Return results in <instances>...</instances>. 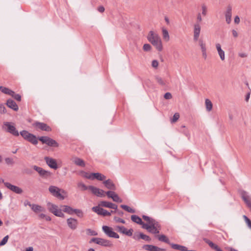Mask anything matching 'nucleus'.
I'll return each instance as SVG.
<instances>
[{"instance_id":"1","label":"nucleus","mask_w":251,"mask_h":251,"mask_svg":"<svg viewBox=\"0 0 251 251\" xmlns=\"http://www.w3.org/2000/svg\"><path fill=\"white\" fill-rule=\"evenodd\" d=\"M142 218L148 223V226H150V228L147 230L149 232L153 234H157L159 233L160 226L158 222H157L154 219L148 216L143 215Z\"/></svg>"},{"instance_id":"2","label":"nucleus","mask_w":251,"mask_h":251,"mask_svg":"<svg viewBox=\"0 0 251 251\" xmlns=\"http://www.w3.org/2000/svg\"><path fill=\"white\" fill-rule=\"evenodd\" d=\"M47 206L50 212L53 213L56 216L62 218L64 217V214L62 212V210L59 209L57 205L49 202L47 203Z\"/></svg>"},{"instance_id":"3","label":"nucleus","mask_w":251,"mask_h":251,"mask_svg":"<svg viewBox=\"0 0 251 251\" xmlns=\"http://www.w3.org/2000/svg\"><path fill=\"white\" fill-rule=\"evenodd\" d=\"M49 191L50 194L55 197H56L61 200L65 199V197L61 194V192L64 193L65 191L62 190L55 186H50L49 188Z\"/></svg>"},{"instance_id":"4","label":"nucleus","mask_w":251,"mask_h":251,"mask_svg":"<svg viewBox=\"0 0 251 251\" xmlns=\"http://www.w3.org/2000/svg\"><path fill=\"white\" fill-rule=\"evenodd\" d=\"M3 125L7 127V128L6 129V131L7 132H9L15 136H18L19 135V132L16 129L13 123L6 122H4Z\"/></svg>"},{"instance_id":"5","label":"nucleus","mask_w":251,"mask_h":251,"mask_svg":"<svg viewBox=\"0 0 251 251\" xmlns=\"http://www.w3.org/2000/svg\"><path fill=\"white\" fill-rule=\"evenodd\" d=\"M102 228L103 231L107 236L116 239L119 238V235L114 232L111 227L107 226H103Z\"/></svg>"},{"instance_id":"6","label":"nucleus","mask_w":251,"mask_h":251,"mask_svg":"<svg viewBox=\"0 0 251 251\" xmlns=\"http://www.w3.org/2000/svg\"><path fill=\"white\" fill-rule=\"evenodd\" d=\"M95 243L97 244L104 246V247H108L110 246V242L109 241L100 238H92L90 241L89 243Z\"/></svg>"},{"instance_id":"7","label":"nucleus","mask_w":251,"mask_h":251,"mask_svg":"<svg viewBox=\"0 0 251 251\" xmlns=\"http://www.w3.org/2000/svg\"><path fill=\"white\" fill-rule=\"evenodd\" d=\"M38 139L43 144H46L49 146H57V143L53 139L47 137L42 136L39 137Z\"/></svg>"},{"instance_id":"8","label":"nucleus","mask_w":251,"mask_h":251,"mask_svg":"<svg viewBox=\"0 0 251 251\" xmlns=\"http://www.w3.org/2000/svg\"><path fill=\"white\" fill-rule=\"evenodd\" d=\"M34 170L37 171L40 176L44 178H48L50 177L51 174L50 172L43 169L42 168L34 165L33 166Z\"/></svg>"},{"instance_id":"9","label":"nucleus","mask_w":251,"mask_h":251,"mask_svg":"<svg viewBox=\"0 0 251 251\" xmlns=\"http://www.w3.org/2000/svg\"><path fill=\"white\" fill-rule=\"evenodd\" d=\"M131 220L139 225H142V227L144 229H148L150 228V226H148V224L144 223L142 219L138 216L136 215H133L131 216Z\"/></svg>"},{"instance_id":"10","label":"nucleus","mask_w":251,"mask_h":251,"mask_svg":"<svg viewBox=\"0 0 251 251\" xmlns=\"http://www.w3.org/2000/svg\"><path fill=\"white\" fill-rule=\"evenodd\" d=\"M33 126L43 131H50L51 130L50 127L44 123L36 122L33 124Z\"/></svg>"},{"instance_id":"11","label":"nucleus","mask_w":251,"mask_h":251,"mask_svg":"<svg viewBox=\"0 0 251 251\" xmlns=\"http://www.w3.org/2000/svg\"><path fill=\"white\" fill-rule=\"evenodd\" d=\"M89 189L95 195L99 197H103L105 196V192L100 189L94 187L93 186H89Z\"/></svg>"},{"instance_id":"12","label":"nucleus","mask_w":251,"mask_h":251,"mask_svg":"<svg viewBox=\"0 0 251 251\" xmlns=\"http://www.w3.org/2000/svg\"><path fill=\"white\" fill-rule=\"evenodd\" d=\"M92 209L93 211L100 215H102L103 216L111 215V213H109V212L107 211V210L100 208L99 206H94L92 207Z\"/></svg>"},{"instance_id":"13","label":"nucleus","mask_w":251,"mask_h":251,"mask_svg":"<svg viewBox=\"0 0 251 251\" xmlns=\"http://www.w3.org/2000/svg\"><path fill=\"white\" fill-rule=\"evenodd\" d=\"M4 186L10 190L12 192L15 193L16 194H21L23 192V191L22 188H20L18 186L12 185L10 183H4Z\"/></svg>"},{"instance_id":"14","label":"nucleus","mask_w":251,"mask_h":251,"mask_svg":"<svg viewBox=\"0 0 251 251\" xmlns=\"http://www.w3.org/2000/svg\"><path fill=\"white\" fill-rule=\"evenodd\" d=\"M232 9V6L230 4L228 5L225 13L226 21L227 24H229L231 21Z\"/></svg>"},{"instance_id":"15","label":"nucleus","mask_w":251,"mask_h":251,"mask_svg":"<svg viewBox=\"0 0 251 251\" xmlns=\"http://www.w3.org/2000/svg\"><path fill=\"white\" fill-rule=\"evenodd\" d=\"M116 228L118 232L124 234L128 236H131L132 235L133 230L132 228L127 230L125 226H117Z\"/></svg>"},{"instance_id":"16","label":"nucleus","mask_w":251,"mask_h":251,"mask_svg":"<svg viewBox=\"0 0 251 251\" xmlns=\"http://www.w3.org/2000/svg\"><path fill=\"white\" fill-rule=\"evenodd\" d=\"M44 159H45L47 164L50 168L53 169H56L58 168L56 161L54 159H53L50 157L46 156L44 158Z\"/></svg>"},{"instance_id":"17","label":"nucleus","mask_w":251,"mask_h":251,"mask_svg":"<svg viewBox=\"0 0 251 251\" xmlns=\"http://www.w3.org/2000/svg\"><path fill=\"white\" fill-rule=\"evenodd\" d=\"M67 224L69 227L72 230H75L77 228L78 225L77 220L73 218H69L67 219Z\"/></svg>"},{"instance_id":"18","label":"nucleus","mask_w":251,"mask_h":251,"mask_svg":"<svg viewBox=\"0 0 251 251\" xmlns=\"http://www.w3.org/2000/svg\"><path fill=\"white\" fill-rule=\"evenodd\" d=\"M201 32V26L199 23H196L194 25L193 39L195 41L199 40V37Z\"/></svg>"},{"instance_id":"19","label":"nucleus","mask_w":251,"mask_h":251,"mask_svg":"<svg viewBox=\"0 0 251 251\" xmlns=\"http://www.w3.org/2000/svg\"><path fill=\"white\" fill-rule=\"evenodd\" d=\"M143 248L148 251H165V249L151 245H144Z\"/></svg>"},{"instance_id":"20","label":"nucleus","mask_w":251,"mask_h":251,"mask_svg":"<svg viewBox=\"0 0 251 251\" xmlns=\"http://www.w3.org/2000/svg\"><path fill=\"white\" fill-rule=\"evenodd\" d=\"M103 184L104 185L106 188L109 190L115 191L116 189V187L115 185L114 184L113 181L110 179L104 181L103 182Z\"/></svg>"},{"instance_id":"21","label":"nucleus","mask_w":251,"mask_h":251,"mask_svg":"<svg viewBox=\"0 0 251 251\" xmlns=\"http://www.w3.org/2000/svg\"><path fill=\"white\" fill-rule=\"evenodd\" d=\"M242 198L247 206L251 209V198L248 195L246 192L243 191L242 193Z\"/></svg>"},{"instance_id":"22","label":"nucleus","mask_w":251,"mask_h":251,"mask_svg":"<svg viewBox=\"0 0 251 251\" xmlns=\"http://www.w3.org/2000/svg\"><path fill=\"white\" fill-rule=\"evenodd\" d=\"M100 205L103 207L110 208L115 210H117L118 207L116 204L107 201H101Z\"/></svg>"},{"instance_id":"23","label":"nucleus","mask_w":251,"mask_h":251,"mask_svg":"<svg viewBox=\"0 0 251 251\" xmlns=\"http://www.w3.org/2000/svg\"><path fill=\"white\" fill-rule=\"evenodd\" d=\"M72 161L77 166L84 167L85 166V162L81 158L77 157H74L72 158Z\"/></svg>"},{"instance_id":"24","label":"nucleus","mask_w":251,"mask_h":251,"mask_svg":"<svg viewBox=\"0 0 251 251\" xmlns=\"http://www.w3.org/2000/svg\"><path fill=\"white\" fill-rule=\"evenodd\" d=\"M91 176H92V180L96 179L98 180L103 181L106 178V176L99 173H91Z\"/></svg>"},{"instance_id":"25","label":"nucleus","mask_w":251,"mask_h":251,"mask_svg":"<svg viewBox=\"0 0 251 251\" xmlns=\"http://www.w3.org/2000/svg\"><path fill=\"white\" fill-rule=\"evenodd\" d=\"M6 105L8 107L12 109L14 111H17L18 110L19 108L17 104L13 100L11 99H9L7 100Z\"/></svg>"},{"instance_id":"26","label":"nucleus","mask_w":251,"mask_h":251,"mask_svg":"<svg viewBox=\"0 0 251 251\" xmlns=\"http://www.w3.org/2000/svg\"><path fill=\"white\" fill-rule=\"evenodd\" d=\"M216 48L221 59L223 61L225 59V51L222 49L221 45L219 43L216 44Z\"/></svg>"},{"instance_id":"27","label":"nucleus","mask_w":251,"mask_h":251,"mask_svg":"<svg viewBox=\"0 0 251 251\" xmlns=\"http://www.w3.org/2000/svg\"><path fill=\"white\" fill-rule=\"evenodd\" d=\"M147 38L148 40L151 42L153 41V40H156L160 38L157 34L154 33L152 31H150L148 35Z\"/></svg>"},{"instance_id":"28","label":"nucleus","mask_w":251,"mask_h":251,"mask_svg":"<svg viewBox=\"0 0 251 251\" xmlns=\"http://www.w3.org/2000/svg\"><path fill=\"white\" fill-rule=\"evenodd\" d=\"M151 43L158 50L161 51L162 50V46L160 38H159L156 40H153V41L151 42Z\"/></svg>"},{"instance_id":"29","label":"nucleus","mask_w":251,"mask_h":251,"mask_svg":"<svg viewBox=\"0 0 251 251\" xmlns=\"http://www.w3.org/2000/svg\"><path fill=\"white\" fill-rule=\"evenodd\" d=\"M61 207L62 208V210L66 213H68L70 215H73L74 213V210L75 209L73 208L70 206L63 205H61Z\"/></svg>"},{"instance_id":"30","label":"nucleus","mask_w":251,"mask_h":251,"mask_svg":"<svg viewBox=\"0 0 251 251\" xmlns=\"http://www.w3.org/2000/svg\"><path fill=\"white\" fill-rule=\"evenodd\" d=\"M26 140H27L28 142L31 143L33 145H37L38 143V141L36 138V137L34 135H33L31 133L29 134Z\"/></svg>"},{"instance_id":"31","label":"nucleus","mask_w":251,"mask_h":251,"mask_svg":"<svg viewBox=\"0 0 251 251\" xmlns=\"http://www.w3.org/2000/svg\"><path fill=\"white\" fill-rule=\"evenodd\" d=\"M0 90L3 93L9 95L10 96L14 94V91L6 87L0 86Z\"/></svg>"},{"instance_id":"32","label":"nucleus","mask_w":251,"mask_h":251,"mask_svg":"<svg viewBox=\"0 0 251 251\" xmlns=\"http://www.w3.org/2000/svg\"><path fill=\"white\" fill-rule=\"evenodd\" d=\"M170 245L171 246V247L173 249L178 250L179 251H185L184 250L186 249V247L185 246H183L178 244L170 243Z\"/></svg>"},{"instance_id":"33","label":"nucleus","mask_w":251,"mask_h":251,"mask_svg":"<svg viewBox=\"0 0 251 251\" xmlns=\"http://www.w3.org/2000/svg\"><path fill=\"white\" fill-rule=\"evenodd\" d=\"M205 104L206 110L210 112L212 109L213 104L210 100L206 99L205 100Z\"/></svg>"},{"instance_id":"34","label":"nucleus","mask_w":251,"mask_h":251,"mask_svg":"<svg viewBox=\"0 0 251 251\" xmlns=\"http://www.w3.org/2000/svg\"><path fill=\"white\" fill-rule=\"evenodd\" d=\"M31 209L34 212L36 213L42 211L43 210V208L42 206L35 204H32Z\"/></svg>"},{"instance_id":"35","label":"nucleus","mask_w":251,"mask_h":251,"mask_svg":"<svg viewBox=\"0 0 251 251\" xmlns=\"http://www.w3.org/2000/svg\"><path fill=\"white\" fill-rule=\"evenodd\" d=\"M162 35H163V39L165 41H168L169 40L170 36H169L168 31L166 29H165L164 28H162Z\"/></svg>"},{"instance_id":"36","label":"nucleus","mask_w":251,"mask_h":251,"mask_svg":"<svg viewBox=\"0 0 251 251\" xmlns=\"http://www.w3.org/2000/svg\"><path fill=\"white\" fill-rule=\"evenodd\" d=\"M158 239L159 241L164 242L166 243L170 244V241L168 238L164 235H160L158 236Z\"/></svg>"},{"instance_id":"37","label":"nucleus","mask_w":251,"mask_h":251,"mask_svg":"<svg viewBox=\"0 0 251 251\" xmlns=\"http://www.w3.org/2000/svg\"><path fill=\"white\" fill-rule=\"evenodd\" d=\"M121 207L129 213H134L135 211L134 209L130 208L126 205H121Z\"/></svg>"},{"instance_id":"38","label":"nucleus","mask_w":251,"mask_h":251,"mask_svg":"<svg viewBox=\"0 0 251 251\" xmlns=\"http://www.w3.org/2000/svg\"><path fill=\"white\" fill-rule=\"evenodd\" d=\"M181 131L187 137L189 138L190 136L189 131L186 128L185 126H182L181 127Z\"/></svg>"},{"instance_id":"39","label":"nucleus","mask_w":251,"mask_h":251,"mask_svg":"<svg viewBox=\"0 0 251 251\" xmlns=\"http://www.w3.org/2000/svg\"><path fill=\"white\" fill-rule=\"evenodd\" d=\"M198 42L201 51L206 50V45L204 41L202 39H200Z\"/></svg>"},{"instance_id":"40","label":"nucleus","mask_w":251,"mask_h":251,"mask_svg":"<svg viewBox=\"0 0 251 251\" xmlns=\"http://www.w3.org/2000/svg\"><path fill=\"white\" fill-rule=\"evenodd\" d=\"M155 79H156V81L157 82V83L158 84H159L160 85H161L162 86L165 85L166 83H165V81L163 80V79L162 78H161L159 76H156Z\"/></svg>"},{"instance_id":"41","label":"nucleus","mask_w":251,"mask_h":251,"mask_svg":"<svg viewBox=\"0 0 251 251\" xmlns=\"http://www.w3.org/2000/svg\"><path fill=\"white\" fill-rule=\"evenodd\" d=\"M203 241L206 243H207L211 248H212L213 249H214V248L217 246L207 238H204Z\"/></svg>"},{"instance_id":"42","label":"nucleus","mask_w":251,"mask_h":251,"mask_svg":"<svg viewBox=\"0 0 251 251\" xmlns=\"http://www.w3.org/2000/svg\"><path fill=\"white\" fill-rule=\"evenodd\" d=\"M77 186L82 191H85L89 189V186H86L83 182H80L77 183Z\"/></svg>"},{"instance_id":"43","label":"nucleus","mask_w":251,"mask_h":251,"mask_svg":"<svg viewBox=\"0 0 251 251\" xmlns=\"http://www.w3.org/2000/svg\"><path fill=\"white\" fill-rule=\"evenodd\" d=\"M112 199L115 202H122V200L119 197V196L116 193H115Z\"/></svg>"},{"instance_id":"44","label":"nucleus","mask_w":251,"mask_h":251,"mask_svg":"<svg viewBox=\"0 0 251 251\" xmlns=\"http://www.w3.org/2000/svg\"><path fill=\"white\" fill-rule=\"evenodd\" d=\"M86 233L87 235L91 236H96L98 235V233L96 231L93 230L90 228L86 229Z\"/></svg>"},{"instance_id":"45","label":"nucleus","mask_w":251,"mask_h":251,"mask_svg":"<svg viewBox=\"0 0 251 251\" xmlns=\"http://www.w3.org/2000/svg\"><path fill=\"white\" fill-rule=\"evenodd\" d=\"M29 134L30 133L26 130H23L20 132L21 135L25 140L27 139Z\"/></svg>"},{"instance_id":"46","label":"nucleus","mask_w":251,"mask_h":251,"mask_svg":"<svg viewBox=\"0 0 251 251\" xmlns=\"http://www.w3.org/2000/svg\"><path fill=\"white\" fill-rule=\"evenodd\" d=\"M243 217L248 227L251 229V221L246 215H243Z\"/></svg>"},{"instance_id":"47","label":"nucleus","mask_w":251,"mask_h":251,"mask_svg":"<svg viewBox=\"0 0 251 251\" xmlns=\"http://www.w3.org/2000/svg\"><path fill=\"white\" fill-rule=\"evenodd\" d=\"M140 237L141 239L148 242H150L151 240V238L149 236L145 235L142 233H140Z\"/></svg>"},{"instance_id":"48","label":"nucleus","mask_w":251,"mask_h":251,"mask_svg":"<svg viewBox=\"0 0 251 251\" xmlns=\"http://www.w3.org/2000/svg\"><path fill=\"white\" fill-rule=\"evenodd\" d=\"M74 211V213H75L78 217H82L83 216V213L81 210L78 209H75Z\"/></svg>"},{"instance_id":"49","label":"nucleus","mask_w":251,"mask_h":251,"mask_svg":"<svg viewBox=\"0 0 251 251\" xmlns=\"http://www.w3.org/2000/svg\"><path fill=\"white\" fill-rule=\"evenodd\" d=\"M9 236L8 235L5 236L2 240L0 242V246H2L4 245L7 242L8 240Z\"/></svg>"},{"instance_id":"50","label":"nucleus","mask_w":251,"mask_h":251,"mask_svg":"<svg viewBox=\"0 0 251 251\" xmlns=\"http://www.w3.org/2000/svg\"><path fill=\"white\" fill-rule=\"evenodd\" d=\"M151 46L149 44H145L143 46V50L146 51H149L151 50Z\"/></svg>"},{"instance_id":"51","label":"nucleus","mask_w":251,"mask_h":251,"mask_svg":"<svg viewBox=\"0 0 251 251\" xmlns=\"http://www.w3.org/2000/svg\"><path fill=\"white\" fill-rule=\"evenodd\" d=\"M179 118V114L178 113H176L174 115L173 119H172L171 122L172 123H175V122H176L178 120Z\"/></svg>"},{"instance_id":"52","label":"nucleus","mask_w":251,"mask_h":251,"mask_svg":"<svg viewBox=\"0 0 251 251\" xmlns=\"http://www.w3.org/2000/svg\"><path fill=\"white\" fill-rule=\"evenodd\" d=\"M115 193V192H114V191L112 190L107 191L106 192H105V194H106L108 198L112 199Z\"/></svg>"},{"instance_id":"53","label":"nucleus","mask_w":251,"mask_h":251,"mask_svg":"<svg viewBox=\"0 0 251 251\" xmlns=\"http://www.w3.org/2000/svg\"><path fill=\"white\" fill-rule=\"evenodd\" d=\"M114 220H115V221L116 222V223H122V224H125L126 223V222L124 220L120 218H119V217H115L114 218Z\"/></svg>"},{"instance_id":"54","label":"nucleus","mask_w":251,"mask_h":251,"mask_svg":"<svg viewBox=\"0 0 251 251\" xmlns=\"http://www.w3.org/2000/svg\"><path fill=\"white\" fill-rule=\"evenodd\" d=\"M202 9V14L203 16H205L207 14V7L205 4H202L201 5Z\"/></svg>"},{"instance_id":"55","label":"nucleus","mask_w":251,"mask_h":251,"mask_svg":"<svg viewBox=\"0 0 251 251\" xmlns=\"http://www.w3.org/2000/svg\"><path fill=\"white\" fill-rule=\"evenodd\" d=\"M6 112V108L3 104H0V113L4 114Z\"/></svg>"},{"instance_id":"56","label":"nucleus","mask_w":251,"mask_h":251,"mask_svg":"<svg viewBox=\"0 0 251 251\" xmlns=\"http://www.w3.org/2000/svg\"><path fill=\"white\" fill-rule=\"evenodd\" d=\"M13 98H14L16 100L18 101H21V97L19 94H16L15 92H14V94L12 95H11Z\"/></svg>"},{"instance_id":"57","label":"nucleus","mask_w":251,"mask_h":251,"mask_svg":"<svg viewBox=\"0 0 251 251\" xmlns=\"http://www.w3.org/2000/svg\"><path fill=\"white\" fill-rule=\"evenodd\" d=\"M81 173L83 174V176L86 178L92 179V176H91V174H89L88 173L82 171Z\"/></svg>"},{"instance_id":"58","label":"nucleus","mask_w":251,"mask_h":251,"mask_svg":"<svg viewBox=\"0 0 251 251\" xmlns=\"http://www.w3.org/2000/svg\"><path fill=\"white\" fill-rule=\"evenodd\" d=\"M5 163L8 165H12L14 163L13 160L12 158L7 157L5 159Z\"/></svg>"},{"instance_id":"59","label":"nucleus","mask_w":251,"mask_h":251,"mask_svg":"<svg viewBox=\"0 0 251 251\" xmlns=\"http://www.w3.org/2000/svg\"><path fill=\"white\" fill-rule=\"evenodd\" d=\"M164 97L166 100H169L172 98V96L170 93L167 92L165 94Z\"/></svg>"},{"instance_id":"60","label":"nucleus","mask_w":251,"mask_h":251,"mask_svg":"<svg viewBox=\"0 0 251 251\" xmlns=\"http://www.w3.org/2000/svg\"><path fill=\"white\" fill-rule=\"evenodd\" d=\"M114 213L117 214L118 215L120 216H123L124 215V212L121 210H118V208L117 209V210H114Z\"/></svg>"},{"instance_id":"61","label":"nucleus","mask_w":251,"mask_h":251,"mask_svg":"<svg viewBox=\"0 0 251 251\" xmlns=\"http://www.w3.org/2000/svg\"><path fill=\"white\" fill-rule=\"evenodd\" d=\"M151 66L152 67L156 68L158 66V62L157 60H154L152 61Z\"/></svg>"},{"instance_id":"62","label":"nucleus","mask_w":251,"mask_h":251,"mask_svg":"<svg viewBox=\"0 0 251 251\" xmlns=\"http://www.w3.org/2000/svg\"><path fill=\"white\" fill-rule=\"evenodd\" d=\"M240 18L238 16H235V17L234 18V23L236 24H238L239 23H240Z\"/></svg>"},{"instance_id":"63","label":"nucleus","mask_w":251,"mask_h":251,"mask_svg":"<svg viewBox=\"0 0 251 251\" xmlns=\"http://www.w3.org/2000/svg\"><path fill=\"white\" fill-rule=\"evenodd\" d=\"M98 10L100 12V13H102V12H104V7H103V6H99V7H98Z\"/></svg>"},{"instance_id":"64","label":"nucleus","mask_w":251,"mask_h":251,"mask_svg":"<svg viewBox=\"0 0 251 251\" xmlns=\"http://www.w3.org/2000/svg\"><path fill=\"white\" fill-rule=\"evenodd\" d=\"M133 238L136 240H139L140 238H141L140 237V234H134L133 236Z\"/></svg>"}]
</instances>
